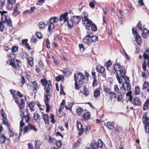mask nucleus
Here are the masks:
<instances>
[{
  "label": "nucleus",
  "instance_id": "nucleus-1",
  "mask_svg": "<svg viewBox=\"0 0 149 149\" xmlns=\"http://www.w3.org/2000/svg\"><path fill=\"white\" fill-rule=\"evenodd\" d=\"M40 81L42 85L44 86V101L46 106V111L48 113L50 109V107L49 104L51 96L49 93L52 89L51 82L50 80H47L46 78L41 79Z\"/></svg>",
  "mask_w": 149,
  "mask_h": 149
},
{
  "label": "nucleus",
  "instance_id": "nucleus-2",
  "mask_svg": "<svg viewBox=\"0 0 149 149\" xmlns=\"http://www.w3.org/2000/svg\"><path fill=\"white\" fill-rule=\"evenodd\" d=\"M113 73L116 75V78L120 84L122 82L123 79L121 78H124L126 73L125 68L121 65L115 64L113 65Z\"/></svg>",
  "mask_w": 149,
  "mask_h": 149
},
{
  "label": "nucleus",
  "instance_id": "nucleus-3",
  "mask_svg": "<svg viewBox=\"0 0 149 149\" xmlns=\"http://www.w3.org/2000/svg\"><path fill=\"white\" fill-rule=\"evenodd\" d=\"M8 12L5 11H0V13L1 16V21H0V30L2 32L3 31L5 27L3 24L6 22V24L9 26H12V22L10 18L9 17L8 19L7 16L5 15Z\"/></svg>",
  "mask_w": 149,
  "mask_h": 149
},
{
  "label": "nucleus",
  "instance_id": "nucleus-4",
  "mask_svg": "<svg viewBox=\"0 0 149 149\" xmlns=\"http://www.w3.org/2000/svg\"><path fill=\"white\" fill-rule=\"evenodd\" d=\"M132 91H129L126 93V96L128 97V100L134 106H140L142 104V102L140 98L139 97L133 98L132 95Z\"/></svg>",
  "mask_w": 149,
  "mask_h": 149
},
{
  "label": "nucleus",
  "instance_id": "nucleus-5",
  "mask_svg": "<svg viewBox=\"0 0 149 149\" xmlns=\"http://www.w3.org/2000/svg\"><path fill=\"white\" fill-rule=\"evenodd\" d=\"M10 92L13 96V99L15 100V102L18 105L19 109L20 110H22L25 107V102L24 100L22 98L20 100V102H19V98L16 96V91L13 89H10Z\"/></svg>",
  "mask_w": 149,
  "mask_h": 149
},
{
  "label": "nucleus",
  "instance_id": "nucleus-6",
  "mask_svg": "<svg viewBox=\"0 0 149 149\" xmlns=\"http://www.w3.org/2000/svg\"><path fill=\"white\" fill-rule=\"evenodd\" d=\"M103 142L100 139H98L97 143L93 141L91 143L90 146L92 149H99V148H102L103 145Z\"/></svg>",
  "mask_w": 149,
  "mask_h": 149
},
{
  "label": "nucleus",
  "instance_id": "nucleus-7",
  "mask_svg": "<svg viewBox=\"0 0 149 149\" xmlns=\"http://www.w3.org/2000/svg\"><path fill=\"white\" fill-rule=\"evenodd\" d=\"M88 16H84V17H82V21L83 24L85 26L86 29L89 30L93 22L91 20L88 18Z\"/></svg>",
  "mask_w": 149,
  "mask_h": 149
},
{
  "label": "nucleus",
  "instance_id": "nucleus-8",
  "mask_svg": "<svg viewBox=\"0 0 149 149\" xmlns=\"http://www.w3.org/2000/svg\"><path fill=\"white\" fill-rule=\"evenodd\" d=\"M15 61L17 63V65H16L15 64V59L13 58H12L9 60V65L12 67L15 68H17V66L20 68L21 65V62L19 60L16 59Z\"/></svg>",
  "mask_w": 149,
  "mask_h": 149
},
{
  "label": "nucleus",
  "instance_id": "nucleus-9",
  "mask_svg": "<svg viewBox=\"0 0 149 149\" xmlns=\"http://www.w3.org/2000/svg\"><path fill=\"white\" fill-rule=\"evenodd\" d=\"M126 92V89L124 84H123L122 86L120 88V93L121 95H119L117 97L116 100L118 102H120L123 99L122 95L124 94Z\"/></svg>",
  "mask_w": 149,
  "mask_h": 149
},
{
  "label": "nucleus",
  "instance_id": "nucleus-10",
  "mask_svg": "<svg viewBox=\"0 0 149 149\" xmlns=\"http://www.w3.org/2000/svg\"><path fill=\"white\" fill-rule=\"evenodd\" d=\"M77 130L79 131L78 135L81 136L84 132V128L83 127V125L81 123L78 121L77 122Z\"/></svg>",
  "mask_w": 149,
  "mask_h": 149
},
{
  "label": "nucleus",
  "instance_id": "nucleus-11",
  "mask_svg": "<svg viewBox=\"0 0 149 149\" xmlns=\"http://www.w3.org/2000/svg\"><path fill=\"white\" fill-rule=\"evenodd\" d=\"M147 114L145 113L142 117L143 123L144 125H149V118L147 117Z\"/></svg>",
  "mask_w": 149,
  "mask_h": 149
},
{
  "label": "nucleus",
  "instance_id": "nucleus-12",
  "mask_svg": "<svg viewBox=\"0 0 149 149\" xmlns=\"http://www.w3.org/2000/svg\"><path fill=\"white\" fill-rule=\"evenodd\" d=\"M91 39L90 34L89 33L83 39V41L84 43H86L87 45L90 46L91 44Z\"/></svg>",
  "mask_w": 149,
  "mask_h": 149
},
{
  "label": "nucleus",
  "instance_id": "nucleus-13",
  "mask_svg": "<svg viewBox=\"0 0 149 149\" xmlns=\"http://www.w3.org/2000/svg\"><path fill=\"white\" fill-rule=\"evenodd\" d=\"M96 70L99 73L101 74H104L105 71L104 68L100 65H98L97 66Z\"/></svg>",
  "mask_w": 149,
  "mask_h": 149
},
{
  "label": "nucleus",
  "instance_id": "nucleus-14",
  "mask_svg": "<svg viewBox=\"0 0 149 149\" xmlns=\"http://www.w3.org/2000/svg\"><path fill=\"white\" fill-rule=\"evenodd\" d=\"M74 24H78L81 20V17L79 16H74L71 18Z\"/></svg>",
  "mask_w": 149,
  "mask_h": 149
},
{
  "label": "nucleus",
  "instance_id": "nucleus-15",
  "mask_svg": "<svg viewBox=\"0 0 149 149\" xmlns=\"http://www.w3.org/2000/svg\"><path fill=\"white\" fill-rule=\"evenodd\" d=\"M68 13L66 12L64 14H62L60 16L59 19V21H61L63 19L64 22H66L67 21L68 18L67 16H68Z\"/></svg>",
  "mask_w": 149,
  "mask_h": 149
},
{
  "label": "nucleus",
  "instance_id": "nucleus-16",
  "mask_svg": "<svg viewBox=\"0 0 149 149\" xmlns=\"http://www.w3.org/2000/svg\"><path fill=\"white\" fill-rule=\"evenodd\" d=\"M42 118L46 124H49V116L47 114H43L42 116Z\"/></svg>",
  "mask_w": 149,
  "mask_h": 149
},
{
  "label": "nucleus",
  "instance_id": "nucleus-17",
  "mask_svg": "<svg viewBox=\"0 0 149 149\" xmlns=\"http://www.w3.org/2000/svg\"><path fill=\"white\" fill-rule=\"evenodd\" d=\"M7 4L6 6V8L8 9H11L13 5L15 3L16 1H7Z\"/></svg>",
  "mask_w": 149,
  "mask_h": 149
},
{
  "label": "nucleus",
  "instance_id": "nucleus-18",
  "mask_svg": "<svg viewBox=\"0 0 149 149\" xmlns=\"http://www.w3.org/2000/svg\"><path fill=\"white\" fill-rule=\"evenodd\" d=\"M149 35V31L146 28H144L141 34L142 37L143 38H146Z\"/></svg>",
  "mask_w": 149,
  "mask_h": 149
},
{
  "label": "nucleus",
  "instance_id": "nucleus-19",
  "mask_svg": "<svg viewBox=\"0 0 149 149\" xmlns=\"http://www.w3.org/2000/svg\"><path fill=\"white\" fill-rule=\"evenodd\" d=\"M91 117V114L89 111H87L86 113H84L82 115V118L85 120H89Z\"/></svg>",
  "mask_w": 149,
  "mask_h": 149
},
{
  "label": "nucleus",
  "instance_id": "nucleus-20",
  "mask_svg": "<svg viewBox=\"0 0 149 149\" xmlns=\"http://www.w3.org/2000/svg\"><path fill=\"white\" fill-rule=\"evenodd\" d=\"M62 72L65 75H70L72 73L70 69L68 68H64Z\"/></svg>",
  "mask_w": 149,
  "mask_h": 149
},
{
  "label": "nucleus",
  "instance_id": "nucleus-21",
  "mask_svg": "<svg viewBox=\"0 0 149 149\" xmlns=\"http://www.w3.org/2000/svg\"><path fill=\"white\" fill-rule=\"evenodd\" d=\"M28 40L27 39H26L22 40V44L23 45H25L29 50H30L31 49L29 44L28 43Z\"/></svg>",
  "mask_w": 149,
  "mask_h": 149
},
{
  "label": "nucleus",
  "instance_id": "nucleus-22",
  "mask_svg": "<svg viewBox=\"0 0 149 149\" xmlns=\"http://www.w3.org/2000/svg\"><path fill=\"white\" fill-rule=\"evenodd\" d=\"M90 38H91V43L92 42H95L98 40V37L94 36L93 33H90Z\"/></svg>",
  "mask_w": 149,
  "mask_h": 149
},
{
  "label": "nucleus",
  "instance_id": "nucleus-23",
  "mask_svg": "<svg viewBox=\"0 0 149 149\" xmlns=\"http://www.w3.org/2000/svg\"><path fill=\"white\" fill-rule=\"evenodd\" d=\"M18 4H17L15 8L14 9V12L12 14V15L14 17H16L19 15L20 12L18 11L17 9V6L18 5Z\"/></svg>",
  "mask_w": 149,
  "mask_h": 149
},
{
  "label": "nucleus",
  "instance_id": "nucleus-24",
  "mask_svg": "<svg viewBox=\"0 0 149 149\" xmlns=\"http://www.w3.org/2000/svg\"><path fill=\"white\" fill-rule=\"evenodd\" d=\"M143 55L145 60L147 59L149 60V49L148 48L146 50Z\"/></svg>",
  "mask_w": 149,
  "mask_h": 149
},
{
  "label": "nucleus",
  "instance_id": "nucleus-25",
  "mask_svg": "<svg viewBox=\"0 0 149 149\" xmlns=\"http://www.w3.org/2000/svg\"><path fill=\"white\" fill-rule=\"evenodd\" d=\"M38 87V84L36 81H33L32 82L31 87L33 91H36L37 92Z\"/></svg>",
  "mask_w": 149,
  "mask_h": 149
},
{
  "label": "nucleus",
  "instance_id": "nucleus-26",
  "mask_svg": "<svg viewBox=\"0 0 149 149\" xmlns=\"http://www.w3.org/2000/svg\"><path fill=\"white\" fill-rule=\"evenodd\" d=\"M33 118L34 120H36L38 123L40 122L41 118L38 113L35 112L34 113Z\"/></svg>",
  "mask_w": 149,
  "mask_h": 149
},
{
  "label": "nucleus",
  "instance_id": "nucleus-27",
  "mask_svg": "<svg viewBox=\"0 0 149 149\" xmlns=\"http://www.w3.org/2000/svg\"><path fill=\"white\" fill-rule=\"evenodd\" d=\"M147 89V91L149 93V82L145 81L144 82L142 87V89Z\"/></svg>",
  "mask_w": 149,
  "mask_h": 149
},
{
  "label": "nucleus",
  "instance_id": "nucleus-28",
  "mask_svg": "<svg viewBox=\"0 0 149 149\" xmlns=\"http://www.w3.org/2000/svg\"><path fill=\"white\" fill-rule=\"evenodd\" d=\"M59 20V19L58 17H53L50 18L49 22L50 23L54 24V23L57 22Z\"/></svg>",
  "mask_w": 149,
  "mask_h": 149
},
{
  "label": "nucleus",
  "instance_id": "nucleus-29",
  "mask_svg": "<svg viewBox=\"0 0 149 149\" xmlns=\"http://www.w3.org/2000/svg\"><path fill=\"white\" fill-rule=\"evenodd\" d=\"M6 139L7 138L4 134H0V143H4Z\"/></svg>",
  "mask_w": 149,
  "mask_h": 149
},
{
  "label": "nucleus",
  "instance_id": "nucleus-30",
  "mask_svg": "<svg viewBox=\"0 0 149 149\" xmlns=\"http://www.w3.org/2000/svg\"><path fill=\"white\" fill-rule=\"evenodd\" d=\"M27 63L31 67L34 65V62L33 58L32 57H28L27 60Z\"/></svg>",
  "mask_w": 149,
  "mask_h": 149
},
{
  "label": "nucleus",
  "instance_id": "nucleus-31",
  "mask_svg": "<svg viewBox=\"0 0 149 149\" xmlns=\"http://www.w3.org/2000/svg\"><path fill=\"white\" fill-rule=\"evenodd\" d=\"M78 80V78L76 76V74H75L74 75V80L75 81V88L76 89L79 90V89L80 86L77 84V80Z\"/></svg>",
  "mask_w": 149,
  "mask_h": 149
},
{
  "label": "nucleus",
  "instance_id": "nucleus-32",
  "mask_svg": "<svg viewBox=\"0 0 149 149\" xmlns=\"http://www.w3.org/2000/svg\"><path fill=\"white\" fill-rule=\"evenodd\" d=\"M35 104V103L33 102H32L29 103V107L31 111H34V107Z\"/></svg>",
  "mask_w": 149,
  "mask_h": 149
},
{
  "label": "nucleus",
  "instance_id": "nucleus-33",
  "mask_svg": "<svg viewBox=\"0 0 149 149\" xmlns=\"http://www.w3.org/2000/svg\"><path fill=\"white\" fill-rule=\"evenodd\" d=\"M42 143V142L40 141L37 140L36 141L35 149H39Z\"/></svg>",
  "mask_w": 149,
  "mask_h": 149
},
{
  "label": "nucleus",
  "instance_id": "nucleus-34",
  "mask_svg": "<svg viewBox=\"0 0 149 149\" xmlns=\"http://www.w3.org/2000/svg\"><path fill=\"white\" fill-rule=\"evenodd\" d=\"M67 25L70 28L72 29L74 23L73 22V21L71 20V18L70 20L67 21Z\"/></svg>",
  "mask_w": 149,
  "mask_h": 149
},
{
  "label": "nucleus",
  "instance_id": "nucleus-35",
  "mask_svg": "<svg viewBox=\"0 0 149 149\" xmlns=\"http://www.w3.org/2000/svg\"><path fill=\"white\" fill-rule=\"evenodd\" d=\"M109 95L110 98L111 100H112L114 98L115 99L117 98V95L116 93L113 92H111L109 93Z\"/></svg>",
  "mask_w": 149,
  "mask_h": 149
},
{
  "label": "nucleus",
  "instance_id": "nucleus-36",
  "mask_svg": "<svg viewBox=\"0 0 149 149\" xmlns=\"http://www.w3.org/2000/svg\"><path fill=\"white\" fill-rule=\"evenodd\" d=\"M135 40L136 43L138 45H139L141 44V37L140 35H137L135 37Z\"/></svg>",
  "mask_w": 149,
  "mask_h": 149
},
{
  "label": "nucleus",
  "instance_id": "nucleus-37",
  "mask_svg": "<svg viewBox=\"0 0 149 149\" xmlns=\"http://www.w3.org/2000/svg\"><path fill=\"white\" fill-rule=\"evenodd\" d=\"M91 129V126L89 125H87L85 127L84 130L86 134H87L89 133Z\"/></svg>",
  "mask_w": 149,
  "mask_h": 149
},
{
  "label": "nucleus",
  "instance_id": "nucleus-38",
  "mask_svg": "<svg viewBox=\"0 0 149 149\" xmlns=\"http://www.w3.org/2000/svg\"><path fill=\"white\" fill-rule=\"evenodd\" d=\"M46 25V24L44 22L41 21L39 23L38 26L40 29H42L45 28Z\"/></svg>",
  "mask_w": 149,
  "mask_h": 149
},
{
  "label": "nucleus",
  "instance_id": "nucleus-39",
  "mask_svg": "<svg viewBox=\"0 0 149 149\" xmlns=\"http://www.w3.org/2000/svg\"><path fill=\"white\" fill-rule=\"evenodd\" d=\"M30 113L28 112L26 115L24 116V117H23L22 118H23V119L24 118L25 121L26 123H28L30 120V117L29 116Z\"/></svg>",
  "mask_w": 149,
  "mask_h": 149
},
{
  "label": "nucleus",
  "instance_id": "nucleus-40",
  "mask_svg": "<svg viewBox=\"0 0 149 149\" xmlns=\"http://www.w3.org/2000/svg\"><path fill=\"white\" fill-rule=\"evenodd\" d=\"M91 29L94 32L96 31L97 30V26L94 23H93L91 26Z\"/></svg>",
  "mask_w": 149,
  "mask_h": 149
},
{
  "label": "nucleus",
  "instance_id": "nucleus-41",
  "mask_svg": "<svg viewBox=\"0 0 149 149\" xmlns=\"http://www.w3.org/2000/svg\"><path fill=\"white\" fill-rule=\"evenodd\" d=\"M107 126L108 128L110 130H113L114 128V126L113 124L111 123L110 122L107 123Z\"/></svg>",
  "mask_w": 149,
  "mask_h": 149
},
{
  "label": "nucleus",
  "instance_id": "nucleus-42",
  "mask_svg": "<svg viewBox=\"0 0 149 149\" xmlns=\"http://www.w3.org/2000/svg\"><path fill=\"white\" fill-rule=\"evenodd\" d=\"M83 111V109L81 107H79L76 109V112L77 115H80Z\"/></svg>",
  "mask_w": 149,
  "mask_h": 149
},
{
  "label": "nucleus",
  "instance_id": "nucleus-43",
  "mask_svg": "<svg viewBox=\"0 0 149 149\" xmlns=\"http://www.w3.org/2000/svg\"><path fill=\"white\" fill-rule=\"evenodd\" d=\"M54 25L52 23H50L49 24V27L48 28V31H51L52 30H54Z\"/></svg>",
  "mask_w": 149,
  "mask_h": 149
},
{
  "label": "nucleus",
  "instance_id": "nucleus-44",
  "mask_svg": "<svg viewBox=\"0 0 149 149\" xmlns=\"http://www.w3.org/2000/svg\"><path fill=\"white\" fill-rule=\"evenodd\" d=\"M83 91L84 92L83 93V94L85 95L86 97L89 95L88 90L86 87H84Z\"/></svg>",
  "mask_w": 149,
  "mask_h": 149
},
{
  "label": "nucleus",
  "instance_id": "nucleus-45",
  "mask_svg": "<svg viewBox=\"0 0 149 149\" xmlns=\"http://www.w3.org/2000/svg\"><path fill=\"white\" fill-rule=\"evenodd\" d=\"M100 95V91L99 90L95 89L94 94V96L95 97H97Z\"/></svg>",
  "mask_w": 149,
  "mask_h": 149
},
{
  "label": "nucleus",
  "instance_id": "nucleus-46",
  "mask_svg": "<svg viewBox=\"0 0 149 149\" xmlns=\"http://www.w3.org/2000/svg\"><path fill=\"white\" fill-rule=\"evenodd\" d=\"M104 89V91L106 93H110V92H111V90L110 88H109L108 86H103Z\"/></svg>",
  "mask_w": 149,
  "mask_h": 149
},
{
  "label": "nucleus",
  "instance_id": "nucleus-47",
  "mask_svg": "<svg viewBox=\"0 0 149 149\" xmlns=\"http://www.w3.org/2000/svg\"><path fill=\"white\" fill-rule=\"evenodd\" d=\"M140 92V88L139 86H136L135 89V93L136 95H138L139 94Z\"/></svg>",
  "mask_w": 149,
  "mask_h": 149
},
{
  "label": "nucleus",
  "instance_id": "nucleus-48",
  "mask_svg": "<svg viewBox=\"0 0 149 149\" xmlns=\"http://www.w3.org/2000/svg\"><path fill=\"white\" fill-rule=\"evenodd\" d=\"M112 63L111 60H109L108 61H107L106 63L107 69L108 70L111 67L112 65Z\"/></svg>",
  "mask_w": 149,
  "mask_h": 149
},
{
  "label": "nucleus",
  "instance_id": "nucleus-49",
  "mask_svg": "<svg viewBox=\"0 0 149 149\" xmlns=\"http://www.w3.org/2000/svg\"><path fill=\"white\" fill-rule=\"evenodd\" d=\"M60 94H63L64 95H65V93L64 92V91L63 89L64 88V86H63V85L61 84L60 85Z\"/></svg>",
  "mask_w": 149,
  "mask_h": 149
},
{
  "label": "nucleus",
  "instance_id": "nucleus-50",
  "mask_svg": "<svg viewBox=\"0 0 149 149\" xmlns=\"http://www.w3.org/2000/svg\"><path fill=\"white\" fill-rule=\"evenodd\" d=\"M21 78L20 79V81L22 85H24L26 82V79L24 76L22 75H21Z\"/></svg>",
  "mask_w": 149,
  "mask_h": 149
},
{
  "label": "nucleus",
  "instance_id": "nucleus-51",
  "mask_svg": "<svg viewBox=\"0 0 149 149\" xmlns=\"http://www.w3.org/2000/svg\"><path fill=\"white\" fill-rule=\"evenodd\" d=\"M126 79H125V83L127 85V91H130L131 89V85L130 84L129 82H128L126 80Z\"/></svg>",
  "mask_w": 149,
  "mask_h": 149
},
{
  "label": "nucleus",
  "instance_id": "nucleus-52",
  "mask_svg": "<svg viewBox=\"0 0 149 149\" xmlns=\"http://www.w3.org/2000/svg\"><path fill=\"white\" fill-rule=\"evenodd\" d=\"M29 125L30 130H32L35 132H36L37 131V129L35 126L30 124H29Z\"/></svg>",
  "mask_w": 149,
  "mask_h": 149
},
{
  "label": "nucleus",
  "instance_id": "nucleus-53",
  "mask_svg": "<svg viewBox=\"0 0 149 149\" xmlns=\"http://www.w3.org/2000/svg\"><path fill=\"white\" fill-rule=\"evenodd\" d=\"M8 134L10 137H13L14 136V133L11 130L10 128H8Z\"/></svg>",
  "mask_w": 149,
  "mask_h": 149
},
{
  "label": "nucleus",
  "instance_id": "nucleus-54",
  "mask_svg": "<svg viewBox=\"0 0 149 149\" xmlns=\"http://www.w3.org/2000/svg\"><path fill=\"white\" fill-rule=\"evenodd\" d=\"M96 4V3L94 1H92L90 2L89 5L91 8H93L95 7V6Z\"/></svg>",
  "mask_w": 149,
  "mask_h": 149
},
{
  "label": "nucleus",
  "instance_id": "nucleus-55",
  "mask_svg": "<svg viewBox=\"0 0 149 149\" xmlns=\"http://www.w3.org/2000/svg\"><path fill=\"white\" fill-rule=\"evenodd\" d=\"M18 50V47L17 46H13L11 49V50L12 52H16Z\"/></svg>",
  "mask_w": 149,
  "mask_h": 149
},
{
  "label": "nucleus",
  "instance_id": "nucleus-56",
  "mask_svg": "<svg viewBox=\"0 0 149 149\" xmlns=\"http://www.w3.org/2000/svg\"><path fill=\"white\" fill-rule=\"evenodd\" d=\"M132 33L134 36L138 35V33L136 29L135 28L133 27L132 29Z\"/></svg>",
  "mask_w": 149,
  "mask_h": 149
},
{
  "label": "nucleus",
  "instance_id": "nucleus-57",
  "mask_svg": "<svg viewBox=\"0 0 149 149\" xmlns=\"http://www.w3.org/2000/svg\"><path fill=\"white\" fill-rule=\"evenodd\" d=\"M46 47L48 49H49L50 47V44L48 38H47L46 40Z\"/></svg>",
  "mask_w": 149,
  "mask_h": 149
},
{
  "label": "nucleus",
  "instance_id": "nucleus-58",
  "mask_svg": "<svg viewBox=\"0 0 149 149\" xmlns=\"http://www.w3.org/2000/svg\"><path fill=\"white\" fill-rule=\"evenodd\" d=\"M0 113L2 116L3 119L6 118V116L3 109H1L0 111Z\"/></svg>",
  "mask_w": 149,
  "mask_h": 149
},
{
  "label": "nucleus",
  "instance_id": "nucleus-59",
  "mask_svg": "<svg viewBox=\"0 0 149 149\" xmlns=\"http://www.w3.org/2000/svg\"><path fill=\"white\" fill-rule=\"evenodd\" d=\"M8 57L10 58L11 59L12 58L15 59V55L12 52L11 54L8 55Z\"/></svg>",
  "mask_w": 149,
  "mask_h": 149
},
{
  "label": "nucleus",
  "instance_id": "nucleus-60",
  "mask_svg": "<svg viewBox=\"0 0 149 149\" xmlns=\"http://www.w3.org/2000/svg\"><path fill=\"white\" fill-rule=\"evenodd\" d=\"M78 75L80 77V79L81 80H84L86 79L85 75L81 72L78 73Z\"/></svg>",
  "mask_w": 149,
  "mask_h": 149
},
{
  "label": "nucleus",
  "instance_id": "nucleus-61",
  "mask_svg": "<svg viewBox=\"0 0 149 149\" xmlns=\"http://www.w3.org/2000/svg\"><path fill=\"white\" fill-rule=\"evenodd\" d=\"M48 141L49 143H51L53 142L54 138L52 137V136H48Z\"/></svg>",
  "mask_w": 149,
  "mask_h": 149
},
{
  "label": "nucleus",
  "instance_id": "nucleus-62",
  "mask_svg": "<svg viewBox=\"0 0 149 149\" xmlns=\"http://www.w3.org/2000/svg\"><path fill=\"white\" fill-rule=\"evenodd\" d=\"M62 143L61 141L60 140H57L56 142V145L58 148H60L62 145Z\"/></svg>",
  "mask_w": 149,
  "mask_h": 149
},
{
  "label": "nucleus",
  "instance_id": "nucleus-63",
  "mask_svg": "<svg viewBox=\"0 0 149 149\" xmlns=\"http://www.w3.org/2000/svg\"><path fill=\"white\" fill-rule=\"evenodd\" d=\"M3 123L4 124L7 125L8 127L10 126V124L8 122L6 118L3 119Z\"/></svg>",
  "mask_w": 149,
  "mask_h": 149
},
{
  "label": "nucleus",
  "instance_id": "nucleus-64",
  "mask_svg": "<svg viewBox=\"0 0 149 149\" xmlns=\"http://www.w3.org/2000/svg\"><path fill=\"white\" fill-rule=\"evenodd\" d=\"M36 37L39 39L42 38V36L41 33L39 32H37L36 33Z\"/></svg>",
  "mask_w": 149,
  "mask_h": 149
}]
</instances>
